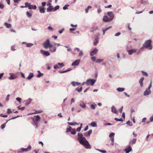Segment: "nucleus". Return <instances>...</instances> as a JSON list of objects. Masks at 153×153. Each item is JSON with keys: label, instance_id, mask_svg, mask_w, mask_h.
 Here are the masks:
<instances>
[{"label": "nucleus", "instance_id": "obj_1", "mask_svg": "<svg viewBox=\"0 0 153 153\" xmlns=\"http://www.w3.org/2000/svg\"><path fill=\"white\" fill-rule=\"evenodd\" d=\"M77 140L79 143L82 145L86 149H91V146L88 142L86 138L83 137L82 134L79 133L78 134Z\"/></svg>", "mask_w": 153, "mask_h": 153}, {"label": "nucleus", "instance_id": "obj_2", "mask_svg": "<svg viewBox=\"0 0 153 153\" xmlns=\"http://www.w3.org/2000/svg\"><path fill=\"white\" fill-rule=\"evenodd\" d=\"M151 43L152 41L151 40H146L143 45V47H145L150 50H151L152 48L151 45Z\"/></svg>", "mask_w": 153, "mask_h": 153}, {"label": "nucleus", "instance_id": "obj_3", "mask_svg": "<svg viewBox=\"0 0 153 153\" xmlns=\"http://www.w3.org/2000/svg\"><path fill=\"white\" fill-rule=\"evenodd\" d=\"M50 42V41L49 39L46 40V41L43 43V45L45 49H48Z\"/></svg>", "mask_w": 153, "mask_h": 153}, {"label": "nucleus", "instance_id": "obj_4", "mask_svg": "<svg viewBox=\"0 0 153 153\" xmlns=\"http://www.w3.org/2000/svg\"><path fill=\"white\" fill-rule=\"evenodd\" d=\"M40 52L43 55L48 56L50 55V53L48 51H45L44 50H41L40 51Z\"/></svg>", "mask_w": 153, "mask_h": 153}, {"label": "nucleus", "instance_id": "obj_5", "mask_svg": "<svg viewBox=\"0 0 153 153\" xmlns=\"http://www.w3.org/2000/svg\"><path fill=\"white\" fill-rule=\"evenodd\" d=\"M87 80H89L88 81V86L90 85L92 86H93L96 82V80L94 79H88Z\"/></svg>", "mask_w": 153, "mask_h": 153}, {"label": "nucleus", "instance_id": "obj_6", "mask_svg": "<svg viewBox=\"0 0 153 153\" xmlns=\"http://www.w3.org/2000/svg\"><path fill=\"white\" fill-rule=\"evenodd\" d=\"M40 117L38 115H37L36 116H35L34 117L32 118V119L34 122L39 121L40 120Z\"/></svg>", "mask_w": 153, "mask_h": 153}, {"label": "nucleus", "instance_id": "obj_7", "mask_svg": "<svg viewBox=\"0 0 153 153\" xmlns=\"http://www.w3.org/2000/svg\"><path fill=\"white\" fill-rule=\"evenodd\" d=\"M107 15L109 16L110 19L111 20H112L114 17V15L112 11L108 12H107Z\"/></svg>", "mask_w": 153, "mask_h": 153}, {"label": "nucleus", "instance_id": "obj_8", "mask_svg": "<svg viewBox=\"0 0 153 153\" xmlns=\"http://www.w3.org/2000/svg\"><path fill=\"white\" fill-rule=\"evenodd\" d=\"M9 75H10V76L8 78L10 80L14 79L17 78L16 76L13 74L11 73Z\"/></svg>", "mask_w": 153, "mask_h": 153}, {"label": "nucleus", "instance_id": "obj_9", "mask_svg": "<svg viewBox=\"0 0 153 153\" xmlns=\"http://www.w3.org/2000/svg\"><path fill=\"white\" fill-rule=\"evenodd\" d=\"M110 18L108 17L107 16L105 15L103 17V21L105 22H108L112 20H111Z\"/></svg>", "mask_w": 153, "mask_h": 153}, {"label": "nucleus", "instance_id": "obj_10", "mask_svg": "<svg viewBox=\"0 0 153 153\" xmlns=\"http://www.w3.org/2000/svg\"><path fill=\"white\" fill-rule=\"evenodd\" d=\"M132 150V148L130 145H129L124 150L126 153H129Z\"/></svg>", "mask_w": 153, "mask_h": 153}, {"label": "nucleus", "instance_id": "obj_11", "mask_svg": "<svg viewBox=\"0 0 153 153\" xmlns=\"http://www.w3.org/2000/svg\"><path fill=\"white\" fill-rule=\"evenodd\" d=\"M80 62V60L79 59H76L73 62L72 64V66H77L79 65Z\"/></svg>", "mask_w": 153, "mask_h": 153}, {"label": "nucleus", "instance_id": "obj_12", "mask_svg": "<svg viewBox=\"0 0 153 153\" xmlns=\"http://www.w3.org/2000/svg\"><path fill=\"white\" fill-rule=\"evenodd\" d=\"M128 54L129 55H131L133 53L136 52L137 51L136 49H131L130 50H127Z\"/></svg>", "mask_w": 153, "mask_h": 153}, {"label": "nucleus", "instance_id": "obj_13", "mask_svg": "<svg viewBox=\"0 0 153 153\" xmlns=\"http://www.w3.org/2000/svg\"><path fill=\"white\" fill-rule=\"evenodd\" d=\"M98 50L96 48H95L92 50L90 53V54L91 56H93L96 54L98 52Z\"/></svg>", "mask_w": 153, "mask_h": 153}, {"label": "nucleus", "instance_id": "obj_14", "mask_svg": "<svg viewBox=\"0 0 153 153\" xmlns=\"http://www.w3.org/2000/svg\"><path fill=\"white\" fill-rule=\"evenodd\" d=\"M111 111L113 113L118 114V111L114 106H112L111 108Z\"/></svg>", "mask_w": 153, "mask_h": 153}, {"label": "nucleus", "instance_id": "obj_15", "mask_svg": "<svg viewBox=\"0 0 153 153\" xmlns=\"http://www.w3.org/2000/svg\"><path fill=\"white\" fill-rule=\"evenodd\" d=\"M31 147L30 146H29L27 148V149H25L24 148H22L21 149V151H24V152H27L29 150H31Z\"/></svg>", "mask_w": 153, "mask_h": 153}, {"label": "nucleus", "instance_id": "obj_16", "mask_svg": "<svg viewBox=\"0 0 153 153\" xmlns=\"http://www.w3.org/2000/svg\"><path fill=\"white\" fill-rule=\"evenodd\" d=\"M151 91L150 90H149L146 89L144 93V95L145 96H147L151 94Z\"/></svg>", "mask_w": 153, "mask_h": 153}, {"label": "nucleus", "instance_id": "obj_17", "mask_svg": "<svg viewBox=\"0 0 153 153\" xmlns=\"http://www.w3.org/2000/svg\"><path fill=\"white\" fill-rule=\"evenodd\" d=\"M53 9L54 8L52 6H50L47 8V12H50L52 11H53Z\"/></svg>", "mask_w": 153, "mask_h": 153}, {"label": "nucleus", "instance_id": "obj_18", "mask_svg": "<svg viewBox=\"0 0 153 153\" xmlns=\"http://www.w3.org/2000/svg\"><path fill=\"white\" fill-rule=\"evenodd\" d=\"M92 133V130L90 129L89 130V131L88 132L85 133L84 134V135L85 137H89L90 136V134Z\"/></svg>", "mask_w": 153, "mask_h": 153}, {"label": "nucleus", "instance_id": "obj_19", "mask_svg": "<svg viewBox=\"0 0 153 153\" xmlns=\"http://www.w3.org/2000/svg\"><path fill=\"white\" fill-rule=\"evenodd\" d=\"M71 83L72 85L74 86H75L76 85H79L80 84V82L75 81H72Z\"/></svg>", "mask_w": 153, "mask_h": 153}, {"label": "nucleus", "instance_id": "obj_20", "mask_svg": "<svg viewBox=\"0 0 153 153\" xmlns=\"http://www.w3.org/2000/svg\"><path fill=\"white\" fill-rule=\"evenodd\" d=\"M144 79V78L143 77H141L139 80V82L140 84V86L141 87H142L143 85V81Z\"/></svg>", "mask_w": 153, "mask_h": 153}, {"label": "nucleus", "instance_id": "obj_21", "mask_svg": "<svg viewBox=\"0 0 153 153\" xmlns=\"http://www.w3.org/2000/svg\"><path fill=\"white\" fill-rule=\"evenodd\" d=\"M34 76V75L33 73H30L28 76L27 78V79L30 80Z\"/></svg>", "mask_w": 153, "mask_h": 153}, {"label": "nucleus", "instance_id": "obj_22", "mask_svg": "<svg viewBox=\"0 0 153 153\" xmlns=\"http://www.w3.org/2000/svg\"><path fill=\"white\" fill-rule=\"evenodd\" d=\"M39 11L41 13H44L45 12V10L44 7H41L39 8Z\"/></svg>", "mask_w": 153, "mask_h": 153}, {"label": "nucleus", "instance_id": "obj_23", "mask_svg": "<svg viewBox=\"0 0 153 153\" xmlns=\"http://www.w3.org/2000/svg\"><path fill=\"white\" fill-rule=\"evenodd\" d=\"M25 7H28V8L29 9H30L31 8L30 7L31 5L30 3L26 2L25 3Z\"/></svg>", "mask_w": 153, "mask_h": 153}, {"label": "nucleus", "instance_id": "obj_24", "mask_svg": "<svg viewBox=\"0 0 153 153\" xmlns=\"http://www.w3.org/2000/svg\"><path fill=\"white\" fill-rule=\"evenodd\" d=\"M90 125L92 127H96L97 126V123L95 122H92L91 123Z\"/></svg>", "mask_w": 153, "mask_h": 153}, {"label": "nucleus", "instance_id": "obj_25", "mask_svg": "<svg viewBox=\"0 0 153 153\" xmlns=\"http://www.w3.org/2000/svg\"><path fill=\"white\" fill-rule=\"evenodd\" d=\"M32 100L30 98L28 99L26 101L25 103V105H29L31 102Z\"/></svg>", "mask_w": 153, "mask_h": 153}, {"label": "nucleus", "instance_id": "obj_26", "mask_svg": "<svg viewBox=\"0 0 153 153\" xmlns=\"http://www.w3.org/2000/svg\"><path fill=\"white\" fill-rule=\"evenodd\" d=\"M79 105L80 107L83 108H85L86 107L85 104L82 101L80 102Z\"/></svg>", "mask_w": 153, "mask_h": 153}, {"label": "nucleus", "instance_id": "obj_27", "mask_svg": "<svg viewBox=\"0 0 153 153\" xmlns=\"http://www.w3.org/2000/svg\"><path fill=\"white\" fill-rule=\"evenodd\" d=\"M99 42V39L98 38H96L95 39V40L94 41V45H96L97 43Z\"/></svg>", "mask_w": 153, "mask_h": 153}, {"label": "nucleus", "instance_id": "obj_28", "mask_svg": "<svg viewBox=\"0 0 153 153\" xmlns=\"http://www.w3.org/2000/svg\"><path fill=\"white\" fill-rule=\"evenodd\" d=\"M125 89L124 88H117V90L119 92H122L124 91Z\"/></svg>", "mask_w": 153, "mask_h": 153}, {"label": "nucleus", "instance_id": "obj_29", "mask_svg": "<svg viewBox=\"0 0 153 153\" xmlns=\"http://www.w3.org/2000/svg\"><path fill=\"white\" fill-rule=\"evenodd\" d=\"M4 25L8 28H10L11 27V24L7 22H5L4 23Z\"/></svg>", "mask_w": 153, "mask_h": 153}, {"label": "nucleus", "instance_id": "obj_30", "mask_svg": "<svg viewBox=\"0 0 153 153\" xmlns=\"http://www.w3.org/2000/svg\"><path fill=\"white\" fill-rule=\"evenodd\" d=\"M53 48L50 49V51L52 53L55 52L56 51V48L55 46H53Z\"/></svg>", "mask_w": 153, "mask_h": 153}, {"label": "nucleus", "instance_id": "obj_31", "mask_svg": "<svg viewBox=\"0 0 153 153\" xmlns=\"http://www.w3.org/2000/svg\"><path fill=\"white\" fill-rule=\"evenodd\" d=\"M71 134L73 135H75L76 134V130L75 128H74L71 129Z\"/></svg>", "mask_w": 153, "mask_h": 153}, {"label": "nucleus", "instance_id": "obj_32", "mask_svg": "<svg viewBox=\"0 0 153 153\" xmlns=\"http://www.w3.org/2000/svg\"><path fill=\"white\" fill-rule=\"evenodd\" d=\"M71 129H72L71 127L70 126H68V128L66 129V132L67 133H68L70 132H71Z\"/></svg>", "mask_w": 153, "mask_h": 153}, {"label": "nucleus", "instance_id": "obj_33", "mask_svg": "<svg viewBox=\"0 0 153 153\" xmlns=\"http://www.w3.org/2000/svg\"><path fill=\"white\" fill-rule=\"evenodd\" d=\"M92 8L91 6H88L87 7V8H86L85 9V12L86 13H88V10L89 9L91 8Z\"/></svg>", "mask_w": 153, "mask_h": 153}, {"label": "nucleus", "instance_id": "obj_34", "mask_svg": "<svg viewBox=\"0 0 153 153\" xmlns=\"http://www.w3.org/2000/svg\"><path fill=\"white\" fill-rule=\"evenodd\" d=\"M38 74L37 75V77H39L43 75V74L42 73H41L39 71H38Z\"/></svg>", "mask_w": 153, "mask_h": 153}, {"label": "nucleus", "instance_id": "obj_35", "mask_svg": "<svg viewBox=\"0 0 153 153\" xmlns=\"http://www.w3.org/2000/svg\"><path fill=\"white\" fill-rule=\"evenodd\" d=\"M82 124H80V127H79L77 128V129H76V131H77L78 132H79L80 131L81 129L82 128Z\"/></svg>", "mask_w": 153, "mask_h": 153}, {"label": "nucleus", "instance_id": "obj_36", "mask_svg": "<svg viewBox=\"0 0 153 153\" xmlns=\"http://www.w3.org/2000/svg\"><path fill=\"white\" fill-rule=\"evenodd\" d=\"M33 44L32 43H27V45H26V46L27 47H31V46H33Z\"/></svg>", "mask_w": 153, "mask_h": 153}, {"label": "nucleus", "instance_id": "obj_37", "mask_svg": "<svg viewBox=\"0 0 153 153\" xmlns=\"http://www.w3.org/2000/svg\"><path fill=\"white\" fill-rule=\"evenodd\" d=\"M103 60V59H98L96 60V62L97 63H100Z\"/></svg>", "mask_w": 153, "mask_h": 153}, {"label": "nucleus", "instance_id": "obj_38", "mask_svg": "<svg viewBox=\"0 0 153 153\" xmlns=\"http://www.w3.org/2000/svg\"><path fill=\"white\" fill-rule=\"evenodd\" d=\"M26 14L27 16L29 18L31 17L32 16V14L28 11L27 12Z\"/></svg>", "mask_w": 153, "mask_h": 153}, {"label": "nucleus", "instance_id": "obj_39", "mask_svg": "<svg viewBox=\"0 0 153 153\" xmlns=\"http://www.w3.org/2000/svg\"><path fill=\"white\" fill-rule=\"evenodd\" d=\"M141 72L142 73L143 75V76H148V74L146 72H144L143 71H142Z\"/></svg>", "mask_w": 153, "mask_h": 153}, {"label": "nucleus", "instance_id": "obj_40", "mask_svg": "<svg viewBox=\"0 0 153 153\" xmlns=\"http://www.w3.org/2000/svg\"><path fill=\"white\" fill-rule=\"evenodd\" d=\"M82 87H81L80 88H76V90L78 92H81L82 90Z\"/></svg>", "mask_w": 153, "mask_h": 153}, {"label": "nucleus", "instance_id": "obj_41", "mask_svg": "<svg viewBox=\"0 0 153 153\" xmlns=\"http://www.w3.org/2000/svg\"><path fill=\"white\" fill-rule=\"evenodd\" d=\"M59 5L56 6L54 8L53 11H56L57 10L59 9Z\"/></svg>", "mask_w": 153, "mask_h": 153}, {"label": "nucleus", "instance_id": "obj_42", "mask_svg": "<svg viewBox=\"0 0 153 153\" xmlns=\"http://www.w3.org/2000/svg\"><path fill=\"white\" fill-rule=\"evenodd\" d=\"M89 80H87L85 82H83L82 84L81 85H83L84 84H85L87 86H88V81Z\"/></svg>", "mask_w": 153, "mask_h": 153}, {"label": "nucleus", "instance_id": "obj_43", "mask_svg": "<svg viewBox=\"0 0 153 153\" xmlns=\"http://www.w3.org/2000/svg\"><path fill=\"white\" fill-rule=\"evenodd\" d=\"M8 121H7L5 123L2 124L1 126V128L2 129H3L5 128L6 126V124L7 122Z\"/></svg>", "mask_w": 153, "mask_h": 153}, {"label": "nucleus", "instance_id": "obj_44", "mask_svg": "<svg viewBox=\"0 0 153 153\" xmlns=\"http://www.w3.org/2000/svg\"><path fill=\"white\" fill-rule=\"evenodd\" d=\"M114 120L117 121H123V120L121 118H115Z\"/></svg>", "mask_w": 153, "mask_h": 153}, {"label": "nucleus", "instance_id": "obj_45", "mask_svg": "<svg viewBox=\"0 0 153 153\" xmlns=\"http://www.w3.org/2000/svg\"><path fill=\"white\" fill-rule=\"evenodd\" d=\"M31 8L30 9H33L34 10H35L36 8V5H31V7H30Z\"/></svg>", "mask_w": 153, "mask_h": 153}, {"label": "nucleus", "instance_id": "obj_46", "mask_svg": "<svg viewBox=\"0 0 153 153\" xmlns=\"http://www.w3.org/2000/svg\"><path fill=\"white\" fill-rule=\"evenodd\" d=\"M58 65H59V66H61V67H60V68H62V67H64V65L63 64V63H59V62H58V63H57Z\"/></svg>", "mask_w": 153, "mask_h": 153}, {"label": "nucleus", "instance_id": "obj_47", "mask_svg": "<svg viewBox=\"0 0 153 153\" xmlns=\"http://www.w3.org/2000/svg\"><path fill=\"white\" fill-rule=\"evenodd\" d=\"M114 134H115L114 133H111L109 135V137L111 138H112L113 137H114Z\"/></svg>", "mask_w": 153, "mask_h": 153}, {"label": "nucleus", "instance_id": "obj_48", "mask_svg": "<svg viewBox=\"0 0 153 153\" xmlns=\"http://www.w3.org/2000/svg\"><path fill=\"white\" fill-rule=\"evenodd\" d=\"M69 6V5H65L63 7V9L64 10H66V9H68V7Z\"/></svg>", "mask_w": 153, "mask_h": 153}, {"label": "nucleus", "instance_id": "obj_49", "mask_svg": "<svg viewBox=\"0 0 153 153\" xmlns=\"http://www.w3.org/2000/svg\"><path fill=\"white\" fill-rule=\"evenodd\" d=\"M15 46L13 45L11 47V50L12 51H14L16 50V49L15 48Z\"/></svg>", "mask_w": 153, "mask_h": 153}, {"label": "nucleus", "instance_id": "obj_50", "mask_svg": "<svg viewBox=\"0 0 153 153\" xmlns=\"http://www.w3.org/2000/svg\"><path fill=\"white\" fill-rule=\"evenodd\" d=\"M126 124L130 126H131L132 125V123L130 121H128L127 122Z\"/></svg>", "mask_w": 153, "mask_h": 153}, {"label": "nucleus", "instance_id": "obj_51", "mask_svg": "<svg viewBox=\"0 0 153 153\" xmlns=\"http://www.w3.org/2000/svg\"><path fill=\"white\" fill-rule=\"evenodd\" d=\"M12 113V111H11V109L10 108H8L7 109V113L8 114H10V113Z\"/></svg>", "mask_w": 153, "mask_h": 153}, {"label": "nucleus", "instance_id": "obj_52", "mask_svg": "<svg viewBox=\"0 0 153 153\" xmlns=\"http://www.w3.org/2000/svg\"><path fill=\"white\" fill-rule=\"evenodd\" d=\"M136 139L135 138H134L133 139L132 141V143L133 144H134L136 143Z\"/></svg>", "mask_w": 153, "mask_h": 153}, {"label": "nucleus", "instance_id": "obj_53", "mask_svg": "<svg viewBox=\"0 0 153 153\" xmlns=\"http://www.w3.org/2000/svg\"><path fill=\"white\" fill-rule=\"evenodd\" d=\"M91 59L93 61L95 62H96L97 59L95 57L92 56L91 57Z\"/></svg>", "mask_w": 153, "mask_h": 153}, {"label": "nucleus", "instance_id": "obj_54", "mask_svg": "<svg viewBox=\"0 0 153 153\" xmlns=\"http://www.w3.org/2000/svg\"><path fill=\"white\" fill-rule=\"evenodd\" d=\"M97 150L102 153H106V151L105 150H102L99 149H97Z\"/></svg>", "mask_w": 153, "mask_h": 153}, {"label": "nucleus", "instance_id": "obj_55", "mask_svg": "<svg viewBox=\"0 0 153 153\" xmlns=\"http://www.w3.org/2000/svg\"><path fill=\"white\" fill-rule=\"evenodd\" d=\"M83 53L82 51H80V52L79 54V56L80 57H82L83 56Z\"/></svg>", "mask_w": 153, "mask_h": 153}, {"label": "nucleus", "instance_id": "obj_56", "mask_svg": "<svg viewBox=\"0 0 153 153\" xmlns=\"http://www.w3.org/2000/svg\"><path fill=\"white\" fill-rule=\"evenodd\" d=\"M102 11V9L100 8V7H99V8H97V13H100V12H101Z\"/></svg>", "mask_w": 153, "mask_h": 153}, {"label": "nucleus", "instance_id": "obj_57", "mask_svg": "<svg viewBox=\"0 0 153 153\" xmlns=\"http://www.w3.org/2000/svg\"><path fill=\"white\" fill-rule=\"evenodd\" d=\"M67 123L70 126H75V124H74V122L73 123L68 122Z\"/></svg>", "mask_w": 153, "mask_h": 153}, {"label": "nucleus", "instance_id": "obj_58", "mask_svg": "<svg viewBox=\"0 0 153 153\" xmlns=\"http://www.w3.org/2000/svg\"><path fill=\"white\" fill-rule=\"evenodd\" d=\"M16 100L18 101L19 103H21V98L20 97H17L16 98Z\"/></svg>", "mask_w": 153, "mask_h": 153}, {"label": "nucleus", "instance_id": "obj_59", "mask_svg": "<svg viewBox=\"0 0 153 153\" xmlns=\"http://www.w3.org/2000/svg\"><path fill=\"white\" fill-rule=\"evenodd\" d=\"M18 108H19V109L22 110H24V109H25V107L24 106L20 107V106H18Z\"/></svg>", "mask_w": 153, "mask_h": 153}, {"label": "nucleus", "instance_id": "obj_60", "mask_svg": "<svg viewBox=\"0 0 153 153\" xmlns=\"http://www.w3.org/2000/svg\"><path fill=\"white\" fill-rule=\"evenodd\" d=\"M67 51H70L74 55L75 54L72 52V49L71 48H69L68 49Z\"/></svg>", "mask_w": 153, "mask_h": 153}, {"label": "nucleus", "instance_id": "obj_61", "mask_svg": "<svg viewBox=\"0 0 153 153\" xmlns=\"http://www.w3.org/2000/svg\"><path fill=\"white\" fill-rule=\"evenodd\" d=\"M4 6L3 4L0 3V8L1 9H3L4 8Z\"/></svg>", "mask_w": 153, "mask_h": 153}, {"label": "nucleus", "instance_id": "obj_62", "mask_svg": "<svg viewBox=\"0 0 153 153\" xmlns=\"http://www.w3.org/2000/svg\"><path fill=\"white\" fill-rule=\"evenodd\" d=\"M10 94H8L7 96V97L6 98V101H8L9 100V97H10Z\"/></svg>", "mask_w": 153, "mask_h": 153}, {"label": "nucleus", "instance_id": "obj_63", "mask_svg": "<svg viewBox=\"0 0 153 153\" xmlns=\"http://www.w3.org/2000/svg\"><path fill=\"white\" fill-rule=\"evenodd\" d=\"M48 29L49 30H50L52 31L53 30V29L51 26H48Z\"/></svg>", "mask_w": 153, "mask_h": 153}, {"label": "nucleus", "instance_id": "obj_64", "mask_svg": "<svg viewBox=\"0 0 153 153\" xmlns=\"http://www.w3.org/2000/svg\"><path fill=\"white\" fill-rule=\"evenodd\" d=\"M150 120L151 122L153 121V115L150 117Z\"/></svg>", "mask_w": 153, "mask_h": 153}]
</instances>
